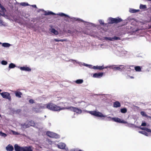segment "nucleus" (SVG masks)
<instances>
[{
	"mask_svg": "<svg viewBox=\"0 0 151 151\" xmlns=\"http://www.w3.org/2000/svg\"><path fill=\"white\" fill-rule=\"evenodd\" d=\"M103 65L104 69H106L108 68L112 69L114 71L119 70L121 72H124L125 76L127 79L132 78V76H131V72L132 69L130 68L132 67V65H109L104 67Z\"/></svg>",
	"mask_w": 151,
	"mask_h": 151,
	"instance_id": "obj_1",
	"label": "nucleus"
},
{
	"mask_svg": "<svg viewBox=\"0 0 151 151\" xmlns=\"http://www.w3.org/2000/svg\"><path fill=\"white\" fill-rule=\"evenodd\" d=\"M132 20V16L129 17L125 20H123L121 18L119 17H117L115 18L110 17H109L107 19V23H104V21L102 19H99V22L101 25H102L104 27H108L109 24H117L123 21V24H122V26H123L127 24L128 22H130Z\"/></svg>",
	"mask_w": 151,
	"mask_h": 151,
	"instance_id": "obj_2",
	"label": "nucleus"
},
{
	"mask_svg": "<svg viewBox=\"0 0 151 151\" xmlns=\"http://www.w3.org/2000/svg\"><path fill=\"white\" fill-rule=\"evenodd\" d=\"M40 109L47 108L48 109L54 111H60V107L52 103H47L39 106Z\"/></svg>",
	"mask_w": 151,
	"mask_h": 151,
	"instance_id": "obj_3",
	"label": "nucleus"
},
{
	"mask_svg": "<svg viewBox=\"0 0 151 151\" xmlns=\"http://www.w3.org/2000/svg\"><path fill=\"white\" fill-rule=\"evenodd\" d=\"M106 120L109 121L112 120V121L117 123L126 124V126L129 127H132V124L128 123L127 121L118 117H111V116H107Z\"/></svg>",
	"mask_w": 151,
	"mask_h": 151,
	"instance_id": "obj_4",
	"label": "nucleus"
},
{
	"mask_svg": "<svg viewBox=\"0 0 151 151\" xmlns=\"http://www.w3.org/2000/svg\"><path fill=\"white\" fill-rule=\"evenodd\" d=\"M69 19H72L73 20L78 21L79 22H82L84 23V25L86 27H96V25L91 22L85 21L83 19L78 18L75 17H71Z\"/></svg>",
	"mask_w": 151,
	"mask_h": 151,
	"instance_id": "obj_5",
	"label": "nucleus"
},
{
	"mask_svg": "<svg viewBox=\"0 0 151 151\" xmlns=\"http://www.w3.org/2000/svg\"><path fill=\"white\" fill-rule=\"evenodd\" d=\"M44 14L45 15H58L61 17H64L65 18H71V17L69 15L63 12H60L57 14H56L52 11H46V12L44 13Z\"/></svg>",
	"mask_w": 151,
	"mask_h": 151,
	"instance_id": "obj_6",
	"label": "nucleus"
},
{
	"mask_svg": "<svg viewBox=\"0 0 151 151\" xmlns=\"http://www.w3.org/2000/svg\"><path fill=\"white\" fill-rule=\"evenodd\" d=\"M85 111L95 116L101 118L106 117V118H107V117L106 115H104L102 113L98 111L85 110Z\"/></svg>",
	"mask_w": 151,
	"mask_h": 151,
	"instance_id": "obj_7",
	"label": "nucleus"
},
{
	"mask_svg": "<svg viewBox=\"0 0 151 151\" xmlns=\"http://www.w3.org/2000/svg\"><path fill=\"white\" fill-rule=\"evenodd\" d=\"M60 110L65 109H69L71 111L76 112L78 114H81L82 113V110L78 108L73 106H69L68 107H60Z\"/></svg>",
	"mask_w": 151,
	"mask_h": 151,
	"instance_id": "obj_8",
	"label": "nucleus"
},
{
	"mask_svg": "<svg viewBox=\"0 0 151 151\" xmlns=\"http://www.w3.org/2000/svg\"><path fill=\"white\" fill-rule=\"evenodd\" d=\"M28 147V146L22 147L17 144H15L14 146L15 151H27Z\"/></svg>",
	"mask_w": 151,
	"mask_h": 151,
	"instance_id": "obj_9",
	"label": "nucleus"
},
{
	"mask_svg": "<svg viewBox=\"0 0 151 151\" xmlns=\"http://www.w3.org/2000/svg\"><path fill=\"white\" fill-rule=\"evenodd\" d=\"M0 94L3 98L8 99L9 101H11L12 100L11 97L10 93L7 92H3Z\"/></svg>",
	"mask_w": 151,
	"mask_h": 151,
	"instance_id": "obj_10",
	"label": "nucleus"
},
{
	"mask_svg": "<svg viewBox=\"0 0 151 151\" xmlns=\"http://www.w3.org/2000/svg\"><path fill=\"white\" fill-rule=\"evenodd\" d=\"M46 134L47 136L51 138L58 139L60 137V135L58 134L50 131H47L46 132Z\"/></svg>",
	"mask_w": 151,
	"mask_h": 151,
	"instance_id": "obj_11",
	"label": "nucleus"
},
{
	"mask_svg": "<svg viewBox=\"0 0 151 151\" xmlns=\"http://www.w3.org/2000/svg\"><path fill=\"white\" fill-rule=\"evenodd\" d=\"M58 147L60 149L62 150H68V147L65 148L66 145L63 142H60L57 145Z\"/></svg>",
	"mask_w": 151,
	"mask_h": 151,
	"instance_id": "obj_12",
	"label": "nucleus"
},
{
	"mask_svg": "<svg viewBox=\"0 0 151 151\" xmlns=\"http://www.w3.org/2000/svg\"><path fill=\"white\" fill-rule=\"evenodd\" d=\"M18 68L22 71H24L27 72H30L31 71V69L27 65H25L23 66H18Z\"/></svg>",
	"mask_w": 151,
	"mask_h": 151,
	"instance_id": "obj_13",
	"label": "nucleus"
},
{
	"mask_svg": "<svg viewBox=\"0 0 151 151\" xmlns=\"http://www.w3.org/2000/svg\"><path fill=\"white\" fill-rule=\"evenodd\" d=\"M104 74V72L95 73H93V77L95 78H100L103 76Z\"/></svg>",
	"mask_w": 151,
	"mask_h": 151,
	"instance_id": "obj_14",
	"label": "nucleus"
},
{
	"mask_svg": "<svg viewBox=\"0 0 151 151\" xmlns=\"http://www.w3.org/2000/svg\"><path fill=\"white\" fill-rule=\"evenodd\" d=\"M49 30L51 32L53 33L55 35H57L59 34L58 31L55 28H53L52 26H50V28L49 29Z\"/></svg>",
	"mask_w": 151,
	"mask_h": 151,
	"instance_id": "obj_15",
	"label": "nucleus"
},
{
	"mask_svg": "<svg viewBox=\"0 0 151 151\" xmlns=\"http://www.w3.org/2000/svg\"><path fill=\"white\" fill-rule=\"evenodd\" d=\"M93 69L94 70H102L104 69V68H103V65H102L101 66H93Z\"/></svg>",
	"mask_w": 151,
	"mask_h": 151,
	"instance_id": "obj_16",
	"label": "nucleus"
},
{
	"mask_svg": "<svg viewBox=\"0 0 151 151\" xmlns=\"http://www.w3.org/2000/svg\"><path fill=\"white\" fill-rule=\"evenodd\" d=\"M14 148L12 145L9 144L6 147V149L7 151H13L14 150Z\"/></svg>",
	"mask_w": 151,
	"mask_h": 151,
	"instance_id": "obj_17",
	"label": "nucleus"
},
{
	"mask_svg": "<svg viewBox=\"0 0 151 151\" xmlns=\"http://www.w3.org/2000/svg\"><path fill=\"white\" fill-rule=\"evenodd\" d=\"M21 128L22 129H26L30 127V125H29V124L28 123L27 124L25 123L24 124H21Z\"/></svg>",
	"mask_w": 151,
	"mask_h": 151,
	"instance_id": "obj_18",
	"label": "nucleus"
},
{
	"mask_svg": "<svg viewBox=\"0 0 151 151\" xmlns=\"http://www.w3.org/2000/svg\"><path fill=\"white\" fill-rule=\"evenodd\" d=\"M14 94L16 96L19 98H21V96L22 95V93L21 92L18 91H15Z\"/></svg>",
	"mask_w": 151,
	"mask_h": 151,
	"instance_id": "obj_19",
	"label": "nucleus"
},
{
	"mask_svg": "<svg viewBox=\"0 0 151 151\" xmlns=\"http://www.w3.org/2000/svg\"><path fill=\"white\" fill-rule=\"evenodd\" d=\"M121 106L120 103L118 101H116L113 104V106L115 108H118Z\"/></svg>",
	"mask_w": 151,
	"mask_h": 151,
	"instance_id": "obj_20",
	"label": "nucleus"
},
{
	"mask_svg": "<svg viewBox=\"0 0 151 151\" xmlns=\"http://www.w3.org/2000/svg\"><path fill=\"white\" fill-rule=\"evenodd\" d=\"M1 45L2 47L6 48H8L12 45V44L7 42L2 43Z\"/></svg>",
	"mask_w": 151,
	"mask_h": 151,
	"instance_id": "obj_21",
	"label": "nucleus"
},
{
	"mask_svg": "<svg viewBox=\"0 0 151 151\" xmlns=\"http://www.w3.org/2000/svg\"><path fill=\"white\" fill-rule=\"evenodd\" d=\"M16 67V66L15 64L13 63H11L9 64L8 67L9 71L10 69L14 68Z\"/></svg>",
	"mask_w": 151,
	"mask_h": 151,
	"instance_id": "obj_22",
	"label": "nucleus"
},
{
	"mask_svg": "<svg viewBox=\"0 0 151 151\" xmlns=\"http://www.w3.org/2000/svg\"><path fill=\"white\" fill-rule=\"evenodd\" d=\"M67 61H74L77 63L80 66H81L82 65H83V63H82V62H80L76 60H73V59H70L68 60H67Z\"/></svg>",
	"mask_w": 151,
	"mask_h": 151,
	"instance_id": "obj_23",
	"label": "nucleus"
},
{
	"mask_svg": "<svg viewBox=\"0 0 151 151\" xmlns=\"http://www.w3.org/2000/svg\"><path fill=\"white\" fill-rule=\"evenodd\" d=\"M28 124H29V125H30V127H35L36 125L34 122L32 120L29 121Z\"/></svg>",
	"mask_w": 151,
	"mask_h": 151,
	"instance_id": "obj_24",
	"label": "nucleus"
},
{
	"mask_svg": "<svg viewBox=\"0 0 151 151\" xmlns=\"http://www.w3.org/2000/svg\"><path fill=\"white\" fill-rule=\"evenodd\" d=\"M0 16H2V17H5L6 19H8L9 20L10 19V17L8 15L4 13V12H3V13H0Z\"/></svg>",
	"mask_w": 151,
	"mask_h": 151,
	"instance_id": "obj_25",
	"label": "nucleus"
},
{
	"mask_svg": "<svg viewBox=\"0 0 151 151\" xmlns=\"http://www.w3.org/2000/svg\"><path fill=\"white\" fill-rule=\"evenodd\" d=\"M74 82L77 84H81L83 83V79H78L75 81Z\"/></svg>",
	"mask_w": 151,
	"mask_h": 151,
	"instance_id": "obj_26",
	"label": "nucleus"
},
{
	"mask_svg": "<svg viewBox=\"0 0 151 151\" xmlns=\"http://www.w3.org/2000/svg\"><path fill=\"white\" fill-rule=\"evenodd\" d=\"M54 40L55 41V42H64L65 41L66 42L67 41V40L66 39H54Z\"/></svg>",
	"mask_w": 151,
	"mask_h": 151,
	"instance_id": "obj_27",
	"label": "nucleus"
},
{
	"mask_svg": "<svg viewBox=\"0 0 151 151\" xmlns=\"http://www.w3.org/2000/svg\"><path fill=\"white\" fill-rule=\"evenodd\" d=\"M104 39L107 41H113V37L105 36L104 37Z\"/></svg>",
	"mask_w": 151,
	"mask_h": 151,
	"instance_id": "obj_28",
	"label": "nucleus"
},
{
	"mask_svg": "<svg viewBox=\"0 0 151 151\" xmlns=\"http://www.w3.org/2000/svg\"><path fill=\"white\" fill-rule=\"evenodd\" d=\"M20 5H21L23 6H30V4H29L28 3L26 2H21L20 3Z\"/></svg>",
	"mask_w": 151,
	"mask_h": 151,
	"instance_id": "obj_29",
	"label": "nucleus"
},
{
	"mask_svg": "<svg viewBox=\"0 0 151 151\" xmlns=\"http://www.w3.org/2000/svg\"><path fill=\"white\" fill-rule=\"evenodd\" d=\"M12 111L14 113H16L17 114H19L21 112V110L20 109H13L12 110Z\"/></svg>",
	"mask_w": 151,
	"mask_h": 151,
	"instance_id": "obj_30",
	"label": "nucleus"
},
{
	"mask_svg": "<svg viewBox=\"0 0 151 151\" xmlns=\"http://www.w3.org/2000/svg\"><path fill=\"white\" fill-rule=\"evenodd\" d=\"M83 65L91 69H93V66L92 65L88 64L86 63H83Z\"/></svg>",
	"mask_w": 151,
	"mask_h": 151,
	"instance_id": "obj_31",
	"label": "nucleus"
},
{
	"mask_svg": "<svg viewBox=\"0 0 151 151\" xmlns=\"http://www.w3.org/2000/svg\"><path fill=\"white\" fill-rule=\"evenodd\" d=\"M120 111L123 114L126 113L127 111V109L126 108H123L120 109Z\"/></svg>",
	"mask_w": 151,
	"mask_h": 151,
	"instance_id": "obj_32",
	"label": "nucleus"
},
{
	"mask_svg": "<svg viewBox=\"0 0 151 151\" xmlns=\"http://www.w3.org/2000/svg\"><path fill=\"white\" fill-rule=\"evenodd\" d=\"M134 69L136 71L140 72L141 71V68L139 66H136L134 67Z\"/></svg>",
	"mask_w": 151,
	"mask_h": 151,
	"instance_id": "obj_33",
	"label": "nucleus"
},
{
	"mask_svg": "<svg viewBox=\"0 0 151 151\" xmlns=\"http://www.w3.org/2000/svg\"><path fill=\"white\" fill-rule=\"evenodd\" d=\"M140 129L142 130L146 131L147 132H151V130L148 128L146 127H141L140 128Z\"/></svg>",
	"mask_w": 151,
	"mask_h": 151,
	"instance_id": "obj_34",
	"label": "nucleus"
},
{
	"mask_svg": "<svg viewBox=\"0 0 151 151\" xmlns=\"http://www.w3.org/2000/svg\"><path fill=\"white\" fill-rule=\"evenodd\" d=\"M113 41H114L115 40H120L121 39L120 37L115 36L113 37Z\"/></svg>",
	"mask_w": 151,
	"mask_h": 151,
	"instance_id": "obj_35",
	"label": "nucleus"
},
{
	"mask_svg": "<svg viewBox=\"0 0 151 151\" xmlns=\"http://www.w3.org/2000/svg\"><path fill=\"white\" fill-rule=\"evenodd\" d=\"M146 5H143L140 4L139 6V8L140 9H145L147 8Z\"/></svg>",
	"mask_w": 151,
	"mask_h": 151,
	"instance_id": "obj_36",
	"label": "nucleus"
},
{
	"mask_svg": "<svg viewBox=\"0 0 151 151\" xmlns=\"http://www.w3.org/2000/svg\"><path fill=\"white\" fill-rule=\"evenodd\" d=\"M0 8L2 12H4L6 11V9L0 3Z\"/></svg>",
	"mask_w": 151,
	"mask_h": 151,
	"instance_id": "obj_37",
	"label": "nucleus"
},
{
	"mask_svg": "<svg viewBox=\"0 0 151 151\" xmlns=\"http://www.w3.org/2000/svg\"><path fill=\"white\" fill-rule=\"evenodd\" d=\"M0 136L4 137H5L7 136V135L5 133L3 132L2 131H0Z\"/></svg>",
	"mask_w": 151,
	"mask_h": 151,
	"instance_id": "obj_38",
	"label": "nucleus"
},
{
	"mask_svg": "<svg viewBox=\"0 0 151 151\" xmlns=\"http://www.w3.org/2000/svg\"><path fill=\"white\" fill-rule=\"evenodd\" d=\"M139 132L147 136L148 135V133L145 131H139Z\"/></svg>",
	"mask_w": 151,
	"mask_h": 151,
	"instance_id": "obj_39",
	"label": "nucleus"
},
{
	"mask_svg": "<svg viewBox=\"0 0 151 151\" xmlns=\"http://www.w3.org/2000/svg\"><path fill=\"white\" fill-rule=\"evenodd\" d=\"M1 63L3 65H6L8 64L7 62L5 60H2L1 61Z\"/></svg>",
	"mask_w": 151,
	"mask_h": 151,
	"instance_id": "obj_40",
	"label": "nucleus"
},
{
	"mask_svg": "<svg viewBox=\"0 0 151 151\" xmlns=\"http://www.w3.org/2000/svg\"><path fill=\"white\" fill-rule=\"evenodd\" d=\"M40 109H41L39 106L38 107H36L35 108V111L37 113L40 112L41 111Z\"/></svg>",
	"mask_w": 151,
	"mask_h": 151,
	"instance_id": "obj_41",
	"label": "nucleus"
},
{
	"mask_svg": "<svg viewBox=\"0 0 151 151\" xmlns=\"http://www.w3.org/2000/svg\"><path fill=\"white\" fill-rule=\"evenodd\" d=\"M27 151H33L32 149V147L31 146H28Z\"/></svg>",
	"mask_w": 151,
	"mask_h": 151,
	"instance_id": "obj_42",
	"label": "nucleus"
},
{
	"mask_svg": "<svg viewBox=\"0 0 151 151\" xmlns=\"http://www.w3.org/2000/svg\"><path fill=\"white\" fill-rule=\"evenodd\" d=\"M140 114L143 116H147V115L144 111H142L140 112Z\"/></svg>",
	"mask_w": 151,
	"mask_h": 151,
	"instance_id": "obj_43",
	"label": "nucleus"
},
{
	"mask_svg": "<svg viewBox=\"0 0 151 151\" xmlns=\"http://www.w3.org/2000/svg\"><path fill=\"white\" fill-rule=\"evenodd\" d=\"M29 102L31 104H33L35 103V101L33 99H30L29 100Z\"/></svg>",
	"mask_w": 151,
	"mask_h": 151,
	"instance_id": "obj_44",
	"label": "nucleus"
},
{
	"mask_svg": "<svg viewBox=\"0 0 151 151\" xmlns=\"http://www.w3.org/2000/svg\"><path fill=\"white\" fill-rule=\"evenodd\" d=\"M5 26V25L3 24V22L2 20L0 19V26Z\"/></svg>",
	"mask_w": 151,
	"mask_h": 151,
	"instance_id": "obj_45",
	"label": "nucleus"
},
{
	"mask_svg": "<svg viewBox=\"0 0 151 151\" xmlns=\"http://www.w3.org/2000/svg\"><path fill=\"white\" fill-rule=\"evenodd\" d=\"M118 52H119L120 54L119 55L120 56H123V54H124L125 52L124 51H121V52H120L119 51H118Z\"/></svg>",
	"mask_w": 151,
	"mask_h": 151,
	"instance_id": "obj_46",
	"label": "nucleus"
},
{
	"mask_svg": "<svg viewBox=\"0 0 151 151\" xmlns=\"http://www.w3.org/2000/svg\"><path fill=\"white\" fill-rule=\"evenodd\" d=\"M13 133L14 134L16 135H19V134L18 132L14 131H13Z\"/></svg>",
	"mask_w": 151,
	"mask_h": 151,
	"instance_id": "obj_47",
	"label": "nucleus"
},
{
	"mask_svg": "<svg viewBox=\"0 0 151 151\" xmlns=\"http://www.w3.org/2000/svg\"><path fill=\"white\" fill-rule=\"evenodd\" d=\"M30 6H31L34 8H37L36 5L35 4H33V5H30Z\"/></svg>",
	"mask_w": 151,
	"mask_h": 151,
	"instance_id": "obj_48",
	"label": "nucleus"
},
{
	"mask_svg": "<svg viewBox=\"0 0 151 151\" xmlns=\"http://www.w3.org/2000/svg\"><path fill=\"white\" fill-rule=\"evenodd\" d=\"M139 11V10H136L133 9V13H135Z\"/></svg>",
	"mask_w": 151,
	"mask_h": 151,
	"instance_id": "obj_49",
	"label": "nucleus"
},
{
	"mask_svg": "<svg viewBox=\"0 0 151 151\" xmlns=\"http://www.w3.org/2000/svg\"><path fill=\"white\" fill-rule=\"evenodd\" d=\"M15 20L16 22H17L19 23H20V20H19L17 19V18L15 19Z\"/></svg>",
	"mask_w": 151,
	"mask_h": 151,
	"instance_id": "obj_50",
	"label": "nucleus"
},
{
	"mask_svg": "<svg viewBox=\"0 0 151 151\" xmlns=\"http://www.w3.org/2000/svg\"><path fill=\"white\" fill-rule=\"evenodd\" d=\"M146 125V123L145 122H143V123H142V124H141V126H145Z\"/></svg>",
	"mask_w": 151,
	"mask_h": 151,
	"instance_id": "obj_51",
	"label": "nucleus"
},
{
	"mask_svg": "<svg viewBox=\"0 0 151 151\" xmlns=\"http://www.w3.org/2000/svg\"><path fill=\"white\" fill-rule=\"evenodd\" d=\"M41 11H42V12H44V13H45L46 12V11H45V10L44 9H41Z\"/></svg>",
	"mask_w": 151,
	"mask_h": 151,
	"instance_id": "obj_52",
	"label": "nucleus"
},
{
	"mask_svg": "<svg viewBox=\"0 0 151 151\" xmlns=\"http://www.w3.org/2000/svg\"><path fill=\"white\" fill-rule=\"evenodd\" d=\"M129 12L131 13H132V8H130Z\"/></svg>",
	"mask_w": 151,
	"mask_h": 151,
	"instance_id": "obj_53",
	"label": "nucleus"
},
{
	"mask_svg": "<svg viewBox=\"0 0 151 151\" xmlns=\"http://www.w3.org/2000/svg\"><path fill=\"white\" fill-rule=\"evenodd\" d=\"M41 9H39L37 11V12H39L40 11H41Z\"/></svg>",
	"mask_w": 151,
	"mask_h": 151,
	"instance_id": "obj_54",
	"label": "nucleus"
},
{
	"mask_svg": "<svg viewBox=\"0 0 151 151\" xmlns=\"http://www.w3.org/2000/svg\"><path fill=\"white\" fill-rule=\"evenodd\" d=\"M83 151L82 150L79 149L78 151Z\"/></svg>",
	"mask_w": 151,
	"mask_h": 151,
	"instance_id": "obj_55",
	"label": "nucleus"
},
{
	"mask_svg": "<svg viewBox=\"0 0 151 151\" xmlns=\"http://www.w3.org/2000/svg\"><path fill=\"white\" fill-rule=\"evenodd\" d=\"M2 91V90L1 89H0V93H1V92Z\"/></svg>",
	"mask_w": 151,
	"mask_h": 151,
	"instance_id": "obj_56",
	"label": "nucleus"
},
{
	"mask_svg": "<svg viewBox=\"0 0 151 151\" xmlns=\"http://www.w3.org/2000/svg\"><path fill=\"white\" fill-rule=\"evenodd\" d=\"M130 24H132V22H131V23H130Z\"/></svg>",
	"mask_w": 151,
	"mask_h": 151,
	"instance_id": "obj_57",
	"label": "nucleus"
},
{
	"mask_svg": "<svg viewBox=\"0 0 151 151\" xmlns=\"http://www.w3.org/2000/svg\"><path fill=\"white\" fill-rule=\"evenodd\" d=\"M1 44H2V42H0V44L1 45Z\"/></svg>",
	"mask_w": 151,
	"mask_h": 151,
	"instance_id": "obj_58",
	"label": "nucleus"
},
{
	"mask_svg": "<svg viewBox=\"0 0 151 151\" xmlns=\"http://www.w3.org/2000/svg\"><path fill=\"white\" fill-rule=\"evenodd\" d=\"M82 102H83V101H81V103H82Z\"/></svg>",
	"mask_w": 151,
	"mask_h": 151,
	"instance_id": "obj_59",
	"label": "nucleus"
},
{
	"mask_svg": "<svg viewBox=\"0 0 151 151\" xmlns=\"http://www.w3.org/2000/svg\"><path fill=\"white\" fill-rule=\"evenodd\" d=\"M1 13V11H0V13Z\"/></svg>",
	"mask_w": 151,
	"mask_h": 151,
	"instance_id": "obj_60",
	"label": "nucleus"
}]
</instances>
